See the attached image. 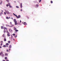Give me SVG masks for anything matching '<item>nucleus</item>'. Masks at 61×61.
<instances>
[{"instance_id":"obj_20","label":"nucleus","mask_w":61,"mask_h":61,"mask_svg":"<svg viewBox=\"0 0 61 61\" xmlns=\"http://www.w3.org/2000/svg\"><path fill=\"white\" fill-rule=\"evenodd\" d=\"M2 1H1L0 2V4L2 5Z\"/></svg>"},{"instance_id":"obj_49","label":"nucleus","mask_w":61,"mask_h":61,"mask_svg":"<svg viewBox=\"0 0 61 61\" xmlns=\"http://www.w3.org/2000/svg\"><path fill=\"white\" fill-rule=\"evenodd\" d=\"M3 61H5V60H3Z\"/></svg>"},{"instance_id":"obj_25","label":"nucleus","mask_w":61,"mask_h":61,"mask_svg":"<svg viewBox=\"0 0 61 61\" xmlns=\"http://www.w3.org/2000/svg\"><path fill=\"white\" fill-rule=\"evenodd\" d=\"M6 1L7 2H9V0H6Z\"/></svg>"},{"instance_id":"obj_56","label":"nucleus","mask_w":61,"mask_h":61,"mask_svg":"<svg viewBox=\"0 0 61 61\" xmlns=\"http://www.w3.org/2000/svg\"><path fill=\"white\" fill-rule=\"evenodd\" d=\"M1 11H2V12H3V10H1Z\"/></svg>"},{"instance_id":"obj_15","label":"nucleus","mask_w":61,"mask_h":61,"mask_svg":"<svg viewBox=\"0 0 61 61\" xmlns=\"http://www.w3.org/2000/svg\"><path fill=\"white\" fill-rule=\"evenodd\" d=\"M9 7L10 8H12V6H11V5H10Z\"/></svg>"},{"instance_id":"obj_57","label":"nucleus","mask_w":61,"mask_h":61,"mask_svg":"<svg viewBox=\"0 0 61 61\" xmlns=\"http://www.w3.org/2000/svg\"><path fill=\"white\" fill-rule=\"evenodd\" d=\"M12 38H11V39H12Z\"/></svg>"},{"instance_id":"obj_39","label":"nucleus","mask_w":61,"mask_h":61,"mask_svg":"<svg viewBox=\"0 0 61 61\" xmlns=\"http://www.w3.org/2000/svg\"><path fill=\"white\" fill-rule=\"evenodd\" d=\"M2 45H3V44H2V43L0 45L1 46H2Z\"/></svg>"},{"instance_id":"obj_23","label":"nucleus","mask_w":61,"mask_h":61,"mask_svg":"<svg viewBox=\"0 0 61 61\" xmlns=\"http://www.w3.org/2000/svg\"><path fill=\"white\" fill-rule=\"evenodd\" d=\"M6 18L7 19H9V18H8V17H6Z\"/></svg>"},{"instance_id":"obj_11","label":"nucleus","mask_w":61,"mask_h":61,"mask_svg":"<svg viewBox=\"0 0 61 61\" xmlns=\"http://www.w3.org/2000/svg\"><path fill=\"white\" fill-rule=\"evenodd\" d=\"M5 56H7L8 55V54H6V53H5Z\"/></svg>"},{"instance_id":"obj_12","label":"nucleus","mask_w":61,"mask_h":61,"mask_svg":"<svg viewBox=\"0 0 61 61\" xmlns=\"http://www.w3.org/2000/svg\"><path fill=\"white\" fill-rule=\"evenodd\" d=\"M1 56H2V57H4L5 56L4 54H3Z\"/></svg>"},{"instance_id":"obj_29","label":"nucleus","mask_w":61,"mask_h":61,"mask_svg":"<svg viewBox=\"0 0 61 61\" xmlns=\"http://www.w3.org/2000/svg\"><path fill=\"white\" fill-rule=\"evenodd\" d=\"M4 15H6V13H5V12H4Z\"/></svg>"},{"instance_id":"obj_21","label":"nucleus","mask_w":61,"mask_h":61,"mask_svg":"<svg viewBox=\"0 0 61 61\" xmlns=\"http://www.w3.org/2000/svg\"><path fill=\"white\" fill-rule=\"evenodd\" d=\"M1 29H4V27L3 26H1Z\"/></svg>"},{"instance_id":"obj_16","label":"nucleus","mask_w":61,"mask_h":61,"mask_svg":"<svg viewBox=\"0 0 61 61\" xmlns=\"http://www.w3.org/2000/svg\"><path fill=\"white\" fill-rule=\"evenodd\" d=\"M4 41H6V39H5H5H4Z\"/></svg>"},{"instance_id":"obj_38","label":"nucleus","mask_w":61,"mask_h":61,"mask_svg":"<svg viewBox=\"0 0 61 61\" xmlns=\"http://www.w3.org/2000/svg\"><path fill=\"white\" fill-rule=\"evenodd\" d=\"M16 37H17V35H16V36H15V38H16Z\"/></svg>"},{"instance_id":"obj_47","label":"nucleus","mask_w":61,"mask_h":61,"mask_svg":"<svg viewBox=\"0 0 61 61\" xmlns=\"http://www.w3.org/2000/svg\"><path fill=\"white\" fill-rule=\"evenodd\" d=\"M0 48H2V47L0 46Z\"/></svg>"},{"instance_id":"obj_9","label":"nucleus","mask_w":61,"mask_h":61,"mask_svg":"<svg viewBox=\"0 0 61 61\" xmlns=\"http://www.w3.org/2000/svg\"><path fill=\"white\" fill-rule=\"evenodd\" d=\"M14 30L15 31L16 30V28L15 27H14Z\"/></svg>"},{"instance_id":"obj_43","label":"nucleus","mask_w":61,"mask_h":61,"mask_svg":"<svg viewBox=\"0 0 61 61\" xmlns=\"http://www.w3.org/2000/svg\"><path fill=\"white\" fill-rule=\"evenodd\" d=\"M6 61H9V60H6Z\"/></svg>"},{"instance_id":"obj_35","label":"nucleus","mask_w":61,"mask_h":61,"mask_svg":"<svg viewBox=\"0 0 61 61\" xmlns=\"http://www.w3.org/2000/svg\"><path fill=\"white\" fill-rule=\"evenodd\" d=\"M8 5H9V6L10 5V3H8Z\"/></svg>"},{"instance_id":"obj_32","label":"nucleus","mask_w":61,"mask_h":61,"mask_svg":"<svg viewBox=\"0 0 61 61\" xmlns=\"http://www.w3.org/2000/svg\"><path fill=\"white\" fill-rule=\"evenodd\" d=\"M3 47H6V46L5 45H4L3 46Z\"/></svg>"},{"instance_id":"obj_14","label":"nucleus","mask_w":61,"mask_h":61,"mask_svg":"<svg viewBox=\"0 0 61 61\" xmlns=\"http://www.w3.org/2000/svg\"><path fill=\"white\" fill-rule=\"evenodd\" d=\"M38 6H39L38 4H37L36 5V6H37V7H38Z\"/></svg>"},{"instance_id":"obj_55","label":"nucleus","mask_w":61,"mask_h":61,"mask_svg":"<svg viewBox=\"0 0 61 61\" xmlns=\"http://www.w3.org/2000/svg\"><path fill=\"white\" fill-rule=\"evenodd\" d=\"M9 51L10 50V49H9Z\"/></svg>"},{"instance_id":"obj_50","label":"nucleus","mask_w":61,"mask_h":61,"mask_svg":"<svg viewBox=\"0 0 61 61\" xmlns=\"http://www.w3.org/2000/svg\"><path fill=\"white\" fill-rule=\"evenodd\" d=\"M6 47H8V46H6Z\"/></svg>"},{"instance_id":"obj_4","label":"nucleus","mask_w":61,"mask_h":61,"mask_svg":"<svg viewBox=\"0 0 61 61\" xmlns=\"http://www.w3.org/2000/svg\"><path fill=\"white\" fill-rule=\"evenodd\" d=\"M5 12L7 14H10V13L8 10H5Z\"/></svg>"},{"instance_id":"obj_37","label":"nucleus","mask_w":61,"mask_h":61,"mask_svg":"<svg viewBox=\"0 0 61 61\" xmlns=\"http://www.w3.org/2000/svg\"><path fill=\"white\" fill-rule=\"evenodd\" d=\"M10 24H11V25H12V22H10Z\"/></svg>"},{"instance_id":"obj_18","label":"nucleus","mask_w":61,"mask_h":61,"mask_svg":"<svg viewBox=\"0 0 61 61\" xmlns=\"http://www.w3.org/2000/svg\"><path fill=\"white\" fill-rule=\"evenodd\" d=\"M6 46H8V45H9V44L8 43H6Z\"/></svg>"},{"instance_id":"obj_30","label":"nucleus","mask_w":61,"mask_h":61,"mask_svg":"<svg viewBox=\"0 0 61 61\" xmlns=\"http://www.w3.org/2000/svg\"><path fill=\"white\" fill-rule=\"evenodd\" d=\"M15 31H16V32H18V30H15Z\"/></svg>"},{"instance_id":"obj_33","label":"nucleus","mask_w":61,"mask_h":61,"mask_svg":"<svg viewBox=\"0 0 61 61\" xmlns=\"http://www.w3.org/2000/svg\"><path fill=\"white\" fill-rule=\"evenodd\" d=\"M51 4H52V3H53V1H51Z\"/></svg>"},{"instance_id":"obj_26","label":"nucleus","mask_w":61,"mask_h":61,"mask_svg":"<svg viewBox=\"0 0 61 61\" xmlns=\"http://www.w3.org/2000/svg\"><path fill=\"white\" fill-rule=\"evenodd\" d=\"M6 6H7V7H8V6H9V5H8V4H7L6 5Z\"/></svg>"},{"instance_id":"obj_24","label":"nucleus","mask_w":61,"mask_h":61,"mask_svg":"<svg viewBox=\"0 0 61 61\" xmlns=\"http://www.w3.org/2000/svg\"><path fill=\"white\" fill-rule=\"evenodd\" d=\"M6 26H10L9 25H6Z\"/></svg>"},{"instance_id":"obj_51","label":"nucleus","mask_w":61,"mask_h":61,"mask_svg":"<svg viewBox=\"0 0 61 61\" xmlns=\"http://www.w3.org/2000/svg\"><path fill=\"white\" fill-rule=\"evenodd\" d=\"M13 25V26H14V25Z\"/></svg>"},{"instance_id":"obj_19","label":"nucleus","mask_w":61,"mask_h":61,"mask_svg":"<svg viewBox=\"0 0 61 61\" xmlns=\"http://www.w3.org/2000/svg\"><path fill=\"white\" fill-rule=\"evenodd\" d=\"M16 7L17 8H19V7L17 6H16Z\"/></svg>"},{"instance_id":"obj_45","label":"nucleus","mask_w":61,"mask_h":61,"mask_svg":"<svg viewBox=\"0 0 61 61\" xmlns=\"http://www.w3.org/2000/svg\"><path fill=\"white\" fill-rule=\"evenodd\" d=\"M21 20H20V23H21Z\"/></svg>"},{"instance_id":"obj_5","label":"nucleus","mask_w":61,"mask_h":61,"mask_svg":"<svg viewBox=\"0 0 61 61\" xmlns=\"http://www.w3.org/2000/svg\"><path fill=\"white\" fill-rule=\"evenodd\" d=\"M22 23L24 25H27V23H26V22H23Z\"/></svg>"},{"instance_id":"obj_54","label":"nucleus","mask_w":61,"mask_h":61,"mask_svg":"<svg viewBox=\"0 0 61 61\" xmlns=\"http://www.w3.org/2000/svg\"><path fill=\"white\" fill-rule=\"evenodd\" d=\"M15 3H16V2H15Z\"/></svg>"},{"instance_id":"obj_41","label":"nucleus","mask_w":61,"mask_h":61,"mask_svg":"<svg viewBox=\"0 0 61 61\" xmlns=\"http://www.w3.org/2000/svg\"><path fill=\"white\" fill-rule=\"evenodd\" d=\"M10 26V27H13V26Z\"/></svg>"},{"instance_id":"obj_13","label":"nucleus","mask_w":61,"mask_h":61,"mask_svg":"<svg viewBox=\"0 0 61 61\" xmlns=\"http://www.w3.org/2000/svg\"><path fill=\"white\" fill-rule=\"evenodd\" d=\"M2 54H3V52H1L0 53V56H1Z\"/></svg>"},{"instance_id":"obj_6","label":"nucleus","mask_w":61,"mask_h":61,"mask_svg":"<svg viewBox=\"0 0 61 61\" xmlns=\"http://www.w3.org/2000/svg\"><path fill=\"white\" fill-rule=\"evenodd\" d=\"M9 32H12V30L11 29H9Z\"/></svg>"},{"instance_id":"obj_22","label":"nucleus","mask_w":61,"mask_h":61,"mask_svg":"<svg viewBox=\"0 0 61 61\" xmlns=\"http://www.w3.org/2000/svg\"><path fill=\"white\" fill-rule=\"evenodd\" d=\"M8 43H9V44H10V41H8Z\"/></svg>"},{"instance_id":"obj_27","label":"nucleus","mask_w":61,"mask_h":61,"mask_svg":"<svg viewBox=\"0 0 61 61\" xmlns=\"http://www.w3.org/2000/svg\"><path fill=\"white\" fill-rule=\"evenodd\" d=\"M3 37H4L5 36V35L4 34H3V35L2 36Z\"/></svg>"},{"instance_id":"obj_31","label":"nucleus","mask_w":61,"mask_h":61,"mask_svg":"<svg viewBox=\"0 0 61 61\" xmlns=\"http://www.w3.org/2000/svg\"><path fill=\"white\" fill-rule=\"evenodd\" d=\"M41 2V0H40L39 3H40Z\"/></svg>"},{"instance_id":"obj_44","label":"nucleus","mask_w":61,"mask_h":61,"mask_svg":"<svg viewBox=\"0 0 61 61\" xmlns=\"http://www.w3.org/2000/svg\"><path fill=\"white\" fill-rule=\"evenodd\" d=\"M21 11H22V9H21L20 10Z\"/></svg>"},{"instance_id":"obj_8","label":"nucleus","mask_w":61,"mask_h":61,"mask_svg":"<svg viewBox=\"0 0 61 61\" xmlns=\"http://www.w3.org/2000/svg\"><path fill=\"white\" fill-rule=\"evenodd\" d=\"M4 30H5V29H6V30L7 31V29L6 28V27H4Z\"/></svg>"},{"instance_id":"obj_10","label":"nucleus","mask_w":61,"mask_h":61,"mask_svg":"<svg viewBox=\"0 0 61 61\" xmlns=\"http://www.w3.org/2000/svg\"><path fill=\"white\" fill-rule=\"evenodd\" d=\"M0 16H1L2 15V14H3V12H1V13H0Z\"/></svg>"},{"instance_id":"obj_42","label":"nucleus","mask_w":61,"mask_h":61,"mask_svg":"<svg viewBox=\"0 0 61 61\" xmlns=\"http://www.w3.org/2000/svg\"><path fill=\"white\" fill-rule=\"evenodd\" d=\"M7 51L8 52V50L7 49Z\"/></svg>"},{"instance_id":"obj_28","label":"nucleus","mask_w":61,"mask_h":61,"mask_svg":"<svg viewBox=\"0 0 61 61\" xmlns=\"http://www.w3.org/2000/svg\"><path fill=\"white\" fill-rule=\"evenodd\" d=\"M7 57H5V59H7Z\"/></svg>"},{"instance_id":"obj_48","label":"nucleus","mask_w":61,"mask_h":61,"mask_svg":"<svg viewBox=\"0 0 61 61\" xmlns=\"http://www.w3.org/2000/svg\"><path fill=\"white\" fill-rule=\"evenodd\" d=\"M11 18L12 19H13V18Z\"/></svg>"},{"instance_id":"obj_52","label":"nucleus","mask_w":61,"mask_h":61,"mask_svg":"<svg viewBox=\"0 0 61 61\" xmlns=\"http://www.w3.org/2000/svg\"><path fill=\"white\" fill-rule=\"evenodd\" d=\"M8 18H9V19H10V17H9Z\"/></svg>"},{"instance_id":"obj_53","label":"nucleus","mask_w":61,"mask_h":61,"mask_svg":"<svg viewBox=\"0 0 61 61\" xmlns=\"http://www.w3.org/2000/svg\"><path fill=\"white\" fill-rule=\"evenodd\" d=\"M13 40H14V41H15V40H14V39H13Z\"/></svg>"},{"instance_id":"obj_40","label":"nucleus","mask_w":61,"mask_h":61,"mask_svg":"<svg viewBox=\"0 0 61 61\" xmlns=\"http://www.w3.org/2000/svg\"><path fill=\"white\" fill-rule=\"evenodd\" d=\"M1 43H3V42L2 41H1Z\"/></svg>"},{"instance_id":"obj_36","label":"nucleus","mask_w":61,"mask_h":61,"mask_svg":"<svg viewBox=\"0 0 61 61\" xmlns=\"http://www.w3.org/2000/svg\"><path fill=\"white\" fill-rule=\"evenodd\" d=\"M4 32L5 33V30H4Z\"/></svg>"},{"instance_id":"obj_3","label":"nucleus","mask_w":61,"mask_h":61,"mask_svg":"<svg viewBox=\"0 0 61 61\" xmlns=\"http://www.w3.org/2000/svg\"><path fill=\"white\" fill-rule=\"evenodd\" d=\"M6 33H7V36H10V33H9V32L8 31V30H7L6 31Z\"/></svg>"},{"instance_id":"obj_34","label":"nucleus","mask_w":61,"mask_h":61,"mask_svg":"<svg viewBox=\"0 0 61 61\" xmlns=\"http://www.w3.org/2000/svg\"><path fill=\"white\" fill-rule=\"evenodd\" d=\"M13 36H15V34H13Z\"/></svg>"},{"instance_id":"obj_2","label":"nucleus","mask_w":61,"mask_h":61,"mask_svg":"<svg viewBox=\"0 0 61 61\" xmlns=\"http://www.w3.org/2000/svg\"><path fill=\"white\" fill-rule=\"evenodd\" d=\"M14 23H15V25H17V21H16V19H14Z\"/></svg>"},{"instance_id":"obj_46","label":"nucleus","mask_w":61,"mask_h":61,"mask_svg":"<svg viewBox=\"0 0 61 61\" xmlns=\"http://www.w3.org/2000/svg\"><path fill=\"white\" fill-rule=\"evenodd\" d=\"M11 38H13V36L12 35H11Z\"/></svg>"},{"instance_id":"obj_17","label":"nucleus","mask_w":61,"mask_h":61,"mask_svg":"<svg viewBox=\"0 0 61 61\" xmlns=\"http://www.w3.org/2000/svg\"><path fill=\"white\" fill-rule=\"evenodd\" d=\"M11 47H12V46L11 45H10V46H9V48H11Z\"/></svg>"},{"instance_id":"obj_7","label":"nucleus","mask_w":61,"mask_h":61,"mask_svg":"<svg viewBox=\"0 0 61 61\" xmlns=\"http://www.w3.org/2000/svg\"><path fill=\"white\" fill-rule=\"evenodd\" d=\"M20 7L22 8V3L20 4Z\"/></svg>"},{"instance_id":"obj_1","label":"nucleus","mask_w":61,"mask_h":61,"mask_svg":"<svg viewBox=\"0 0 61 61\" xmlns=\"http://www.w3.org/2000/svg\"><path fill=\"white\" fill-rule=\"evenodd\" d=\"M13 15H15V16L16 17H17V18L18 19V18H21V15H18V16H17V15H15V14L14 13H13Z\"/></svg>"}]
</instances>
